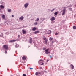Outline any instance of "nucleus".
<instances>
[{
	"mask_svg": "<svg viewBox=\"0 0 76 76\" xmlns=\"http://www.w3.org/2000/svg\"><path fill=\"white\" fill-rule=\"evenodd\" d=\"M37 24H38V23L37 22H36L34 23V25H37Z\"/></svg>",
	"mask_w": 76,
	"mask_h": 76,
	"instance_id": "23",
	"label": "nucleus"
},
{
	"mask_svg": "<svg viewBox=\"0 0 76 76\" xmlns=\"http://www.w3.org/2000/svg\"><path fill=\"white\" fill-rule=\"evenodd\" d=\"M39 18H37V19H36L35 21H38V20H39Z\"/></svg>",
	"mask_w": 76,
	"mask_h": 76,
	"instance_id": "19",
	"label": "nucleus"
},
{
	"mask_svg": "<svg viewBox=\"0 0 76 76\" xmlns=\"http://www.w3.org/2000/svg\"><path fill=\"white\" fill-rule=\"evenodd\" d=\"M7 10H8V12L9 13L10 12H12V10H11V9H7Z\"/></svg>",
	"mask_w": 76,
	"mask_h": 76,
	"instance_id": "15",
	"label": "nucleus"
},
{
	"mask_svg": "<svg viewBox=\"0 0 76 76\" xmlns=\"http://www.w3.org/2000/svg\"><path fill=\"white\" fill-rule=\"evenodd\" d=\"M29 5V3H25L24 5V7L25 9H26L28 7Z\"/></svg>",
	"mask_w": 76,
	"mask_h": 76,
	"instance_id": "3",
	"label": "nucleus"
},
{
	"mask_svg": "<svg viewBox=\"0 0 76 76\" xmlns=\"http://www.w3.org/2000/svg\"><path fill=\"white\" fill-rule=\"evenodd\" d=\"M23 76H26V74H23Z\"/></svg>",
	"mask_w": 76,
	"mask_h": 76,
	"instance_id": "34",
	"label": "nucleus"
},
{
	"mask_svg": "<svg viewBox=\"0 0 76 76\" xmlns=\"http://www.w3.org/2000/svg\"><path fill=\"white\" fill-rule=\"evenodd\" d=\"M75 6H76V5H75Z\"/></svg>",
	"mask_w": 76,
	"mask_h": 76,
	"instance_id": "55",
	"label": "nucleus"
},
{
	"mask_svg": "<svg viewBox=\"0 0 76 76\" xmlns=\"http://www.w3.org/2000/svg\"><path fill=\"white\" fill-rule=\"evenodd\" d=\"M0 37H1V35H0Z\"/></svg>",
	"mask_w": 76,
	"mask_h": 76,
	"instance_id": "53",
	"label": "nucleus"
},
{
	"mask_svg": "<svg viewBox=\"0 0 76 76\" xmlns=\"http://www.w3.org/2000/svg\"><path fill=\"white\" fill-rule=\"evenodd\" d=\"M58 33H55V35H58Z\"/></svg>",
	"mask_w": 76,
	"mask_h": 76,
	"instance_id": "32",
	"label": "nucleus"
},
{
	"mask_svg": "<svg viewBox=\"0 0 76 76\" xmlns=\"http://www.w3.org/2000/svg\"><path fill=\"white\" fill-rule=\"evenodd\" d=\"M44 64V63L43 62H42V64H41V65H43Z\"/></svg>",
	"mask_w": 76,
	"mask_h": 76,
	"instance_id": "38",
	"label": "nucleus"
},
{
	"mask_svg": "<svg viewBox=\"0 0 76 76\" xmlns=\"http://www.w3.org/2000/svg\"><path fill=\"white\" fill-rule=\"evenodd\" d=\"M38 74H40V75H41V72H38Z\"/></svg>",
	"mask_w": 76,
	"mask_h": 76,
	"instance_id": "31",
	"label": "nucleus"
},
{
	"mask_svg": "<svg viewBox=\"0 0 76 76\" xmlns=\"http://www.w3.org/2000/svg\"><path fill=\"white\" fill-rule=\"evenodd\" d=\"M46 49V48H43V50H45Z\"/></svg>",
	"mask_w": 76,
	"mask_h": 76,
	"instance_id": "33",
	"label": "nucleus"
},
{
	"mask_svg": "<svg viewBox=\"0 0 76 76\" xmlns=\"http://www.w3.org/2000/svg\"><path fill=\"white\" fill-rule=\"evenodd\" d=\"M55 19L56 18H55V17L53 16L50 18V20L51 22H52V23H54V22H53V21H54V20H55Z\"/></svg>",
	"mask_w": 76,
	"mask_h": 76,
	"instance_id": "2",
	"label": "nucleus"
},
{
	"mask_svg": "<svg viewBox=\"0 0 76 76\" xmlns=\"http://www.w3.org/2000/svg\"><path fill=\"white\" fill-rule=\"evenodd\" d=\"M48 51H49V49H47L45 50V54H50V52H48Z\"/></svg>",
	"mask_w": 76,
	"mask_h": 76,
	"instance_id": "6",
	"label": "nucleus"
},
{
	"mask_svg": "<svg viewBox=\"0 0 76 76\" xmlns=\"http://www.w3.org/2000/svg\"><path fill=\"white\" fill-rule=\"evenodd\" d=\"M37 33H39V31H36L34 32V34H36Z\"/></svg>",
	"mask_w": 76,
	"mask_h": 76,
	"instance_id": "20",
	"label": "nucleus"
},
{
	"mask_svg": "<svg viewBox=\"0 0 76 76\" xmlns=\"http://www.w3.org/2000/svg\"><path fill=\"white\" fill-rule=\"evenodd\" d=\"M67 8V7H65V9H66V8Z\"/></svg>",
	"mask_w": 76,
	"mask_h": 76,
	"instance_id": "47",
	"label": "nucleus"
},
{
	"mask_svg": "<svg viewBox=\"0 0 76 76\" xmlns=\"http://www.w3.org/2000/svg\"><path fill=\"white\" fill-rule=\"evenodd\" d=\"M62 15L63 16V15H64L66 13V9H64L62 11Z\"/></svg>",
	"mask_w": 76,
	"mask_h": 76,
	"instance_id": "4",
	"label": "nucleus"
},
{
	"mask_svg": "<svg viewBox=\"0 0 76 76\" xmlns=\"http://www.w3.org/2000/svg\"><path fill=\"white\" fill-rule=\"evenodd\" d=\"M3 48L4 50H7L9 48L8 45H4L3 46Z\"/></svg>",
	"mask_w": 76,
	"mask_h": 76,
	"instance_id": "1",
	"label": "nucleus"
},
{
	"mask_svg": "<svg viewBox=\"0 0 76 76\" xmlns=\"http://www.w3.org/2000/svg\"><path fill=\"white\" fill-rule=\"evenodd\" d=\"M71 6H72V5H71Z\"/></svg>",
	"mask_w": 76,
	"mask_h": 76,
	"instance_id": "50",
	"label": "nucleus"
},
{
	"mask_svg": "<svg viewBox=\"0 0 76 76\" xmlns=\"http://www.w3.org/2000/svg\"><path fill=\"white\" fill-rule=\"evenodd\" d=\"M48 61H49V60H47V62H48Z\"/></svg>",
	"mask_w": 76,
	"mask_h": 76,
	"instance_id": "44",
	"label": "nucleus"
},
{
	"mask_svg": "<svg viewBox=\"0 0 76 76\" xmlns=\"http://www.w3.org/2000/svg\"><path fill=\"white\" fill-rule=\"evenodd\" d=\"M37 28H36V27H34L32 29V31H35V30H36Z\"/></svg>",
	"mask_w": 76,
	"mask_h": 76,
	"instance_id": "18",
	"label": "nucleus"
},
{
	"mask_svg": "<svg viewBox=\"0 0 76 76\" xmlns=\"http://www.w3.org/2000/svg\"><path fill=\"white\" fill-rule=\"evenodd\" d=\"M16 40H12L9 41V42H15L16 41Z\"/></svg>",
	"mask_w": 76,
	"mask_h": 76,
	"instance_id": "14",
	"label": "nucleus"
},
{
	"mask_svg": "<svg viewBox=\"0 0 76 76\" xmlns=\"http://www.w3.org/2000/svg\"><path fill=\"white\" fill-rule=\"evenodd\" d=\"M73 28L74 29H76V27L75 26H74L73 27Z\"/></svg>",
	"mask_w": 76,
	"mask_h": 76,
	"instance_id": "21",
	"label": "nucleus"
},
{
	"mask_svg": "<svg viewBox=\"0 0 76 76\" xmlns=\"http://www.w3.org/2000/svg\"><path fill=\"white\" fill-rule=\"evenodd\" d=\"M12 17H14V15H12Z\"/></svg>",
	"mask_w": 76,
	"mask_h": 76,
	"instance_id": "43",
	"label": "nucleus"
},
{
	"mask_svg": "<svg viewBox=\"0 0 76 76\" xmlns=\"http://www.w3.org/2000/svg\"><path fill=\"white\" fill-rule=\"evenodd\" d=\"M23 27H24V26H23Z\"/></svg>",
	"mask_w": 76,
	"mask_h": 76,
	"instance_id": "52",
	"label": "nucleus"
},
{
	"mask_svg": "<svg viewBox=\"0 0 76 76\" xmlns=\"http://www.w3.org/2000/svg\"><path fill=\"white\" fill-rule=\"evenodd\" d=\"M24 18V17H23L22 16L20 17L19 18V19H20V20H23Z\"/></svg>",
	"mask_w": 76,
	"mask_h": 76,
	"instance_id": "10",
	"label": "nucleus"
},
{
	"mask_svg": "<svg viewBox=\"0 0 76 76\" xmlns=\"http://www.w3.org/2000/svg\"><path fill=\"white\" fill-rule=\"evenodd\" d=\"M39 69H40V70H41V69H42V67H39Z\"/></svg>",
	"mask_w": 76,
	"mask_h": 76,
	"instance_id": "37",
	"label": "nucleus"
},
{
	"mask_svg": "<svg viewBox=\"0 0 76 76\" xmlns=\"http://www.w3.org/2000/svg\"><path fill=\"white\" fill-rule=\"evenodd\" d=\"M70 66L71 67V68L72 70L74 69V66H73V65L71 64L70 65Z\"/></svg>",
	"mask_w": 76,
	"mask_h": 76,
	"instance_id": "13",
	"label": "nucleus"
},
{
	"mask_svg": "<svg viewBox=\"0 0 76 76\" xmlns=\"http://www.w3.org/2000/svg\"><path fill=\"white\" fill-rule=\"evenodd\" d=\"M0 3H1V2H0Z\"/></svg>",
	"mask_w": 76,
	"mask_h": 76,
	"instance_id": "51",
	"label": "nucleus"
},
{
	"mask_svg": "<svg viewBox=\"0 0 76 76\" xmlns=\"http://www.w3.org/2000/svg\"><path fill=\"white\" fill-rule=\"evenodd\" d=\"M58 14V12H55L54 13L55 15H57Z\"/></svg>",
	"mask_w": 76,
	"mask_h": 76,
	"instance_id": "27",
	"label": "nucleus"
},
{
	"mask_svg": "<svg viewBox=\"0 0 76 76\" xmlns=\"http://www.w3.org/2000/svg\"><path fill=\"white\" fill-rule=\"evenodd\" d=\"M44 72H45V73H47V72L45 71H44Z\"/></svg>",
	"mask_w": 76,
	"mask_h": 76,
	"instance_id": "41",
	"label": "nucleus"
},
{
	"mask_svg": "<svg viewBox=\"0 0 76 76\" xmlns=\"http://www.w3.org/2000/svg\"><path fill=\"white\" fill-rule=\"evenodd\" d=\"M5 54H7V52L6 51H7V50H5Z\"/></svg>",
	"mask_w": 76,
	"mask_h": 76,
	"instance_id": "35",
	"label": "nucleus"
},
{
	"mask_svg": "<svg viewBox=\"0 0 76 76\" xmlns=\"http://www.w3.org/2000/svg\"><path fill=\"white\" fill-rule=\"evenodd\" d=\"M69 10L70 11H72V8H69Z\"/></svg>",
	"mask_w": 76,
	"mask_h": 76,
	"instance_id": "22",
	"label": "nucleus"
},
{
	"mask_svg": "<svg viewBox=\"0 0 76 76\" xmlns=\"http://www.w3.org/2000/svg\"><path fill=\"white\" fill-rule=\"evenodd\" d=\"M44 61L43 60H40V61H39V64H41V63H42V61Z\"/></svg>",
	"mask_w": 76,
	"mask_h": 76,
	"instance_id": "8",
	"label": "nucleus"
},
{
	"mask_svg": "<svg viewBox=\"0 0 76 76\" xmlns=\"http://www.w3.org/2000/svg\"><path fill=\"white\" fill-rule=\"evenodd\" d=\"M43 40H44V41H45V44H47V40L46 39V38H45V37L43 36Z\"/></svg>",
	"mask_w": 76,
	"mask_h": 76,
	"instance_id": "5",
	"label": "nucleus"
},
{
	"mask_svg": "<svg viewBox=\"0 0 76 76\" xmlns=\"http://www.w3.org/2000/svg\"><path fill=\"white\" fill-rule=\"evenodd\" d=\"M70 6H69L68 7H70Z\"/></svg>",
	"mask_w": 76,
	"mask_h": 76,
	"instance_id": "45",
	"label": "nucleus"
},
{
	"mask_svg": "<svg viewBox=\"0 0 76 76\" xmlns=\"http://www.w3.org/2000/svg\"><path fill=\"white\" fill-rule=\"evenodd\" d=\"M22 32L23 34H26V31H24V29H23L22 30Z\"/></svg>",
	"mask_w": 76,
	"mask_h": 76,
	"instance_id": "12",
	"label": "nucleus"
},
{
	"mask_svg": "<svg viewBox=\"0 0 76 76\" xmlns=\"http://www.w3.org/2000/svg\"><path fill=\"white\" fill-rule=\"evenodd\" d=\"M5 15H2V19H5Z\"/></svg>",
	"mask_w": 76,
	"mask_h": 76,
	"instance_id": "16",
	"label": "nucleus"
},
{
	"mask_svg": "<svg viewBox=\"0 0 76 76\" xmlns=\"http://www.w3.org/2000/svg\"><path fill=\"white\" fill-rule=\"evenodd\" d=\"M19 47V45H15V47L16 48H18Z\"/></svg>",
	"mask_w": 76,
	"mask_h": 76,
	"instance_id": "26",
	"label": "nucleus"
},
{
	"mask_svg": "<svg viewBox=\"0 0 76 76\" xmlns=\"http://www.w3.org/2000/svg\"><path fill=\"white\" fill-rule=\"evenodd\" d=\"M35 75L36 76H38V72H36Z\"/></svg>",
	"mask_w": 76,
	"mask_h": 76,
	"instance_id": "25",
	"label": "nucleus"
},
{
	"mask_svg": "<svg viewBox=\"0 0 76 76\" xmlns=\"http://www.w3.org/2000/svg\"><path fill=\"white\" fill-rule=\"evenodd\" d=\"M1 34L2 35V37H3V33H1Z\"/></svg>",
	"mask_w": 76,
	"mask_h": 76,
	"instance_id": "39",
	"label": "nucleus"
},
{
	"mask_svg": "<svg viewBox=\"0 0 76 76\" xmlns=\"http://www.w3.org/2000/svg\"><path fill=\"white\" fill-rule=\"evenodd\" d=\"M54 10H55V9L54 8H53V9L52 10H51V12H53V11H54Z\"/></svg>",
	"mask_w": 76,
	"mask_h": 76,
	"instance_id": "29",
	"label": "nucleus"
},
{
	"mask_svg": "<svg viewBox=\"0 0 76 76\" xmlns=\"http://www.w3.org/2000/svg\"><path fill=\"white\" fill-rule=\"evenodd\" d=\"M1 12V9H0V12Z\"/></svg>",
	"mask_w": 76,
	"mask_h": 76,
	"instance_id": "46",
	"label": "nucleus"
},
{
	"mask_svg": "<svg viewBox=\"0 0 76 76\" xmlns=\"http://www.w3.org/2000/svg\"><path fill=\"white\" fill-rule=\"evenodd\" d=\"M43 19L42 20V22H43V20H44V19H44V18H43L42 19Z\"/></svg>",
	"mask_w": 76,
	"mask_h": 76,
	"instance_id": "30",
	"label": "nucleus"
},
{
	"mask_svg": "<svg viewBox=\"0 0 76 76\" xmlns=\"http://www.w3.org/2000/svg\"><path fill=\"white\" fill-rule=\"evenodd\" d=\"M41 75H44V72H43V71H41Z\"/></svg>",
	"mask_w": 76,
	"mask_h": 76,
	"instance_id": "28",
	"label": "nucleus"
},
{
	"mask_svg": "<svg viewBox=\"0 0 76 76\" xmlns=\"http://www.w3.org/2000/svg\"><path fill=\"white\" fill-rule=\"evenodd\" d=\"M51 30H49L47 31V33L48 34H51Z\"/></svg>",
	"mask_w": 76,
	"mask_h": 76,
	"instance_id": "9",
	"label": "nucleus"
},
{
	"mask_svg": "<svg viewBox=\"0 0 76 76\" xmlns=\"http://www.w3.org/2000/svg\"><path fill=\"white\" fill-rule=\"evenodd\" d=\"M18 37H20V36L18 35Z\"/></svg>",
	"mask_w": 76,
	"mask_h": 76,
	"instance_id": "48",
	"label": "nucleus"
},
{
	"mask_svg": "<svg viewBox=\"0 0 76 76\" xmlns=\"http://www.w3.org/2000/svg\"><path fill=\"white\" fill-rule=\"evenodd\" d=\"M0 7L1 9H4V8L5 7L3 5H1L0 6Z\"/></svg>",
	"mask_w": 76,
	"mask_h": 76,
	"instance_id": "11",
	"label": "nucleus"
},
{
	"mask_svg": "<svg viewBox=\"0 0 76 76\" xmlns=\"http://www.w3.org/2000/svg\"><path fill=\"white\" fill-rule=\"evenodd\" d=\"M22 59H23V60H26V57H25V56H23L22 58Z\"/></svg>",
	"mask_w": 76,
	"mask_h": 76,
	"instance_id": "17",
	"label": "nucleus"
},
{
	"mask_svg": "<svg viewBox=\"0 0 76 76\" xmlns=\"http://www.w3.org/2000/svg\"><path fill=\"white\" fill-rule=\"evenodd\" d=\"M39 76H41V75H39Z\"/></svg>",
	"mask_w": 76,
	"mask_h": 76,
	"instance_id": "49",
	"label": "nucleus"
},
{
	"mask_svg": "<svg viewBox=\"0 0 76 76\" xmlns=\"http://www.w3.org/2000/svg\"><path fill=\"white\" fill-rule=\"evenodd\" d=\"M50 58H52V56L51 55L50 56Z\"/></svg>",
	"mask_w": 76,
	"mask_h": 76,
	"instance_id": "40",
	"label": "nucleus"
},
{
	"mask_svg": "<svg viewBox=\"0 0 76 76\" xmlns=\"http://www.w3.org/2000/svg\"><path fill=\"white\" fill-rule=\"evenodd\" d=\"M30 70H33V68H30Z\"/></svg>",
	"mask_w": 76,
	"mask_h": 76,
	"instance_id": "36",
	"label": "nucleus"
},
{
	"mask_svg": "<svg viewBox=\"0 0 76 76\" xmlns=\"http://www.w3.org/2000/svg\"><path fill=\"white\" fill-rule=\"evenodd\" d=\"M28 42L29 43H30V44L32 43V38H30V39L29 41H28Z\"/></svg>",
	"mask_w": 76,
	"mask_h": 76,
	"instance_id": "7",
	"label": "nucleus"
},
{
	"mask_svg": "<svg viewBox=\"0 0 76 76\" xmlns=\"http://www.w3.org/2000/svg\"><path fill=\"white\" fill-rule=\"evenodd\" d=\"M49 40H50V41H52V40H53V38L50 37Z\"/></svg>",
	"mask_w": 76,
	"mask_h": 76,
	"instance_id": "24",
	"label": "nucleus"
},
{
	"mask_svg": "<svg viewBox=\"0 0 76 76\" xmlns=\"http://www.w3.org/2000/svg\"><path fill=\"white\" fill-rule=\"evenodd\" d=\"M23 27H22V28H22Z\"/></svg>",
	"mask_w": 76,
	"mask_h": 76,
	"instance_id": "54",
	"label": "nucleus"
},
{
	"mask_svg": "<svg viewBox=\"0 0 76 76\" xmlns=\"http://www.w3.org/2000/svg\"><path fill=\"white\" fill-rule=\"evenodd\" d=\"M52 43H54V41H52Z\"/></svg>",
	"mask_w": 76,
	"mask_h": 76,
	"instance_id": "42",
	"label": "nucleus"
}]
</instances>
